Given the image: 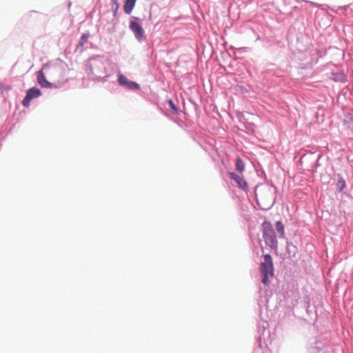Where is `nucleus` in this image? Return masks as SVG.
Segmentation results:
<instances>
[{"label":"nucleus","mask_w":353,"mask_h":353,"mask_svg":"<svg viewBox=\"0 0 353 353\" xmlns=\"http://www.w3.org/2000/svg\"><path fill=\"white\" fill-rule=\"evenodd\" d=\"M260 271L262 274V283L268 285L270 283L269 279L274 275L273 261L270 254H264L263 261L260 264Z\"/></svg>","instance_id":"obj_1"},{"label":"nucleus","mask_w":353,"mask_h":353,"mask_svg":"<svg viewBox=\"0 0 353 353\" xmlns=\"http://www.w3.org/2000/svg\"><path fill=\"white\" fill-rule=\"evenodd\" d=\"M263 237L265 243L272 249H277L278 242L271 223L265 221L262 224Z\"/></svg>","instance_id":"obj_2"},{"label":"nucleus","mask_w":353,"mask_h":353,"mask_svg":"<svg viewBox=\"0 0 353 353\" xmlns=\"http://www.w3.org/2000/svg\"><path fill=\"white\" fill-rule=\"evenodd\" d=\"M256 196L259 204L260 202L265 203L267 205H271L273 203V196L270 190L259 191V193H256Z\"/></svg>","instance_id":"obj_3"},{"label":"nucleus","mask_w":353,"mask_h":353,"mask_svg":"<svg viewBox=\"0 0 353 353\" xmlns=\"http://www.w3.org/2000/svg\"><path fill=\"white\" fill-rule=\"evenodd\" d=\"M41 92L39 89L37 88H32L26 92V96L22 101V104L25 107H28L32 99L40 97Z\"/></svg>","instance_id":"obj_4"},{"label":"nucleus","mask_w":353,"mask_h":353,"mask_svg":"<svg viewBox=\"0 0 353 353\" xmlns=\"http://www.w3.org/2000/svg\"><path fill=\"white\" fill-rule=\"evenodd\" d=\"M130 28L134 32L137 39L139 41L144 37V30L140 23L134 21H130Z\"/></svg>","instance_id":"obj_5"},{"label":"nucleus","mask_w":353,"mask_h":353,"mask_svg":"<svg viewBox=\"0 0 353 353\" xmlns=\"http://www.w3.org/2000/svg\"><path fill=\"white\" fill-rule=\"evenodd\" d=\"M229 175L230 178L236 182L239 188L243 190H247L248 189V184L242 176L234 172H230Z\"/></svg>","instance_id":"obj_6"},{"label":"nucleus","mask_w":353,"mask_h":353,"mask_svg":"<svg viewBox=\"0 0 353 353\" xmlns=\"http://www.w3.org/2000/svg\"><path fill=\"white\" fill-rule=\"evenodd\" d=\"M119 82L121 85H126L130 89L139 88V85L138 83L129 81L128 78L123 74L119 75Z\"/></svg>","instance_id":"obj_7"},{"label":"nucleus","mask_w":353,"mask_h":353,"mask_svg":"<svg viewBox=\"0 0 353 353\" xmlns=\"http://www.w3.org/2000/svg\"><path fill=\"white\" fill-rule=\"evenodd\" d=\"M37 81L39 85L44 88H52V84L49 82L42 70H39L37 74Z\"/></svg>","instance_id":"obj_8"},{"label":"nucleus","mask_w":353,"mask_h":353,"mask_svg":"<svg viewBox=\"0 0 353 353\" xmlns=\"http://www.w3.org/2000/svg\"><path fill=\"white\" fill-rule=\"evenodd\" d=\"M136 0H125L123 6L124 12L126 14H130L135 6Z\"/></svg>","instance_id":"obj_9"},{"label":"nucleus","mask_w":353,"mask_h":353,"mask_svg":"<svg viewBox=\"0 0 353 353\" xmlns=\"http://www.w3.org/2000/svg\"><path fill=\"white\" fill-rule=\"evenodd\" d=\"M276 228L277 232L280 234L281 237H283L285 235V229L281 221H279L276 222Z\"/></svg>","instance_id":"obj_10"},{"label":"nucleus","mask_w":353,"mask_h":353,"mask_svg":"<svg viewBox=\"0 0 353 353\" xmlns=\"http://www.w3.org/2000/svg\"><path fill=\"white\" fill-rule=\"evenodd\" d=\"M236 169L241 172H242L245 169L244 163L240 157H237V159H236Z\"/></svg>","instance_id":"obj_11"},{"label":"nucleus","mask_w":353,"mask_h":353,"mask_svg":"<svg viewBox=\"0 0 353 353\" xmlns=\"http://www.w3.org/2000/svg\"><path fill=\"white\" fill-rule=\"evenodd\" d=\"M88 37H89L88 34H85V33L81 35L80 41L79 42L78 47L81 46V48H83L84 44L87 42Z\"/></svg>","instance_id":"obj_12"},{"label":"nucleus","mask_w":353,"mask_h":353,"mask_svg":"<svg viewBox=\"0 0 353 353\" xmlns=\"http://www.w3.org/2000/svg\"><path fill=\"white\" fill-rule=\"evenodd\" d=\"M348 132L347 135L353 138V119L351 118L350 121L347 122Z\"/></svg>","instance_id":"obj_13"},{"label":"nucleus","mask_w":353,"mask_h":353,"mask_svg":"<svg viewBox=\"0 0 353 353\" xmlns=\"http://www.w3.org/2000/svg\"><path fill=\"white\" fill-rule=\"evenodd\" d=\"M337 188L340 190V191H342L343 190V188L345 187V182L343 179H340L337 183Z\"/></svg>","instance_id":"obj_14"},{"label":"nucleus","mask_w":353,"mask_h":353,"mask_svg":"<svg viewBox=\"0 0 353 353\" xmlns=\"http://www.w3.org/2000/svg\"><path fill=\"white\" fill-rule=\"evenodd\" d=\"M168 103H169V105L170 107L174 111V112H176L177 111V108L176 107V105H174V103H173L172 100H169L168 101Z\"/></svg>","instance_id":"obj_15"},{"label":"nucleus","mask_w":353,"mask_h":353,"mask_svg":"<svg viewBox=\"0 0 353 353\" xmlns=\"http://www.w3.org/2000/svg\"><path fill=\"white\" fill-rule=\"evenodd\" d=\"M112 2L116 5V10L119 8L118 0H112Z\"/></svg>","instance_id":"obj_16"}]
</instances>
